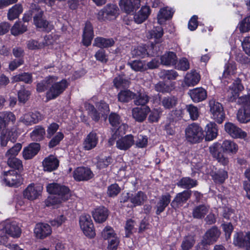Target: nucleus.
<instances>
[{
	"label": "nucleus",
	"mask_w": 250,
	"mask_h": 250,
	"mask_svg": "<svg viewBox=\"0 0 250 250\" xmlns=\"http://www.w3.org/2000/svg\"><path fill=\"white\" fill-rule=\"evenodd\" d=\"M134 144L133 136L130 134L119 138L116 141V147L122 150H126Z\"/></svg>",
	"instance_id": "23"
},
{
	"label": "nucleus",
	"mask_w": 250,
	"mask_h": 250,
	"mask_svg": "<svg viewBox=\"0 0 250 250\" xmlns=\"http://www.w3.org/2000/svg\"><path fill=\"white\" fill-rule=\"evenodd\" d=\"M128 128V125L125 124H121L117 129V130L116 131L114 135L112 136V137L109 139L108 141V143L110 145H113L114 144V140L115 139V136L118 135H124L126 131Z\"/></svg>",
	"instance_id": "58"
},
{
	"label": "nucleus",
	"mask_w": 250,
	"mask_h": 250,
	"mask_svg": "<svg viewBox=\"0 0 250 250\" xmlns=\"http://www.w3.org/2000/svg\"><path fill=\"white\" fill-rule=\"evenodd\" d=\"M21 229L19 224L15 221H6L0 223V242L4 243L7 235L14 238L19 237Z\"/></svg>",
	"instance_id": "3"
},
{
	"label": "nucleus",
	"mask_w": 250,
	"mask_h": 250,
	"mask_svg": "<svg viewBox=\"0 0 250 250\" xmlns=\"http://www.w3.org/2000/svg\"><path fill=\"white\" fill-rule=\"evenodd\" d=\"M146 200V195L142 191L131 193L130 202L133 207L142 205Z\"/></svg>",
	"instance_id": "31"
},
{
	"label": "nucleus",
	"mask_w": 250,
	"mask_h": 250,
	"mask_svg": "<svg viewBox=\"0 0 250 250\" xmlns=\"http://www.w3.org/2000/svg\"><path fill=\"white\" fill-rule=\"evenodd\" d=\"M238 28L241 33L248 32L250 30V17H246L239 22Z\"/></svg>",
	"instance_id": "53"
},
{
	"label": "nucleus",
	"mask_w": 250,
	"mask_h": 250,
	"mask_svg": "<svg viewBox=\"0 0 250 250\" xmlns=\"http://www.w3.org/2000/svg\"><path fill=\"white\" fill-rule=\"evenodd\" d=\"M45 132L44 128L38 126L31 132V137L33 140L36 141H41L43 139Z\"/></svg>",
	"instance_id": "51"
},
{
	"label": "nucleus",
	"mask_w": 250,
	"mask_h": 250,
	"mask_svg": "<svg viewBox=\"0 0 250 250\" xmlns=\"http://www.w3.org/2000/svg\"><path fill=\"white\" fill-rule=\"evenodd\" d=\"M210 117L218 124H221L225 119V114L222 105L212 99L209 102Z\"/></svg>",
	"instance_id": "9"
},
{
	"label": "nucleus",
	"mask_w": 250,
	"mask_h": 250,
	"mask_svg": "<svg viewBox=\"0 0 250 250\" xmlns=\"http://www.w3.org/2000/svg\"><path fill=\"white\" fill-rule=\"evenodd\" d=\"M121 188L118 184L115 183L110 185L107 188V193L110 197L116 196L121 191Z\"/></svg>",
	"instance_id": "61"
},
{
	"label": "nucleus",
	"mask_w": 250,
	"mask_h": 250,
	"mask_svg": "<svg viewBox=\"0 0 250 250\" xmlns=\"http://www.w3.org/2000/svg\"><path fill=\"white\" fill-rule=\"evenodd\" d=\"M188 94L194 102L198 103L204 101L207 97L205 89L202 87H198L190 90Z\"/></svg>",
	"instance_id": "27"
},
{
	"label": "nucleus",
	"mask_w": 250,
	"mask_h": 250,
	"mask_svg": "<svg viewBox=\"0 0 250 250\" xmlns=\"http://www.w3.org/2000/svg\"><path fill=\"white\" fill-rule=\"evenodd\" d=\"M30 92L24 88H21L18 92V95L19 102L25 103L29 98Z\"/></svg>",
	"instance_id": "63"
},
{
	"label": "nucleus",
	"mask_w": 250,
	"mask_h": 250,
	"mask_svg": "<svg viewBox=\"0 0 250 250\" xmlns=\"http://www.w3.org/2000/svg\"><path fill=\"white\" fill-rule=\"evenodd\" d=\"M79 224L84 234L89 238L95 236L94 225L89 215L83 214L80 217Z\"/></svg>",
	"instance_id": "10"
},
{
	"label": "nucleus",
	"mask_w": 250,
	"mask_h": 250,
	"mask_svg": "<svg viewBox=\"0 0 250 250\" xmlns=\"http://www.w3.org/2000/svg\"><path fill=\"white\" fill-rule=\"evenodd\" d=\"M186 109L189 114L190 118L192 120H196L198 119L199 112L198 108L196 106L192 104H188L186 106Z\"/></svg>",
	"instance_id": "55"
},
{
	"label": "nucleus",
	"mask_w": 250,
	"mask_h": 250,
	"mask_svg": "<svg viewBox=\"0 0 250 250\" xmlns=\"http://www.w3.org/2000/svg\"><path fill=\"white\" fill-rule=\"evenodd\" d=\"M163 29L161 26H157L149 31L147 36L149 39H154L155 42L157 43L160 42L161 38L163 36Z\"/></svg>",
	"instance_id": "40"
},
{
	"label": "nucleus",
	"mask_w": 250,
	"mask_h": 250,
	"mask_svg": "<svg viewBox=\"0 0 250 250\" xmlns=\"http://www.w3.org/2000/svg\"><path fill=\"white\" fill-rule=\"evenodd\" d=\"M233 243L235 246L250 250V231L235 233Z\"/></svg>",
	"instance_id": "11"
},
{
	"label": "nucleus",
	"mask_w": 250,
	"mask_h": 250,
	"mask_svg": "<svg viewBox=\"0 0 250 250\" xmlns=\"http://www.w3.org/2000/svg\"><path fill=\"white\" fill-rule=\"evenodd\" d=\"M205 138L206 141H210L215 139L218 134L217 125L214 122H209L205 127Z\"/></svg>",
	"instance_id": "22"
},
{
	"label": "nucleus",
	"mask_w": 250,
	"mask_h": 250,
	"mask_svg": "<svg viewBox=\"0 0 250 250\" xmlns=\"http://www.w3.org/2000/svg\"><path fill=\"white\" fill-rule=\"evenodd\" d=\"M7 164L11 167L20 170L22 168V164L21 160L16 158H7Z\"/></svg>",
	"instance_id": "59"
},
{
	"label": "nucleus",
	"mask_w": 250,
	"mask_h": 250,
	"mask_svg": "<svg viewBox=\"0 0 250 250\" xmlns=\"http://www.w3.org/2000/svg\"><path fill=\"white\" fill-rule=\"evenodd\" d=\"M99 141V138L96 132H90L84 138L83 147L85 150H90L95 148Z\"/></svg>",
	"instance_id": "20"
},
{
	"label": "nucleus",
	"mask_w": 250,
	"mask_h": 250,
	"mask_svg": "<svg viewBox=\"0 0 250 250\" xmlns=\"http://www.w3.org/2000/svg\"><path fill=\"white\" fill-rule=\"evenodd\" d=\"M119 4L120 8L127 14L134 10V6L131 0H120Z\"/></svg>",
	"instance_id": "50"
},
{
	"label": "nucleus",
	"mask_w": 250,
	"mask_h": 250,
	"mask_svg": "<svg viewBox=\"0 0 250 250\" xmlns=\"http://www.w3.org/2000/svg\"><path fill=\"white\" fill-rule=\"evenodd\" d=\"M40 149V145L38 143H31L28 146L24 147L22 151V156L24 159H32L38 152Z\"/></svg>",
	"instance_id": "26"
},
{
	"label": "nucleus",
	"mask_w": 250,
	"mask_h": 250,
	"mask_svg": "<svg viewBox=\"0 0 250 250\" xmlns=\"http://www.w3.org/2000/svg\"><path fill=\"white\" fill-rule=\"evenodd\" d=\"M241 45L243 51L250 56V36L245 37L241 42Z\"/></svg>",
	"instance_id": "64"
},
{
	"label": "nucleus",
	"mask_w": 250,
	"mask_h": 250,
	"mask_svg": "<svg viewBox=\"0 0 250 250\" xmlns=\"http://www.w3.org/2000/svg\"><path fill=\"white\" fill-rule=\"evenodd\" d=\"M102 237L104 239L108 240V245L106 250H117L120 240L112 227H105L102 232Z\"/></svg>",
	"instance_id": "6"
},
{
	"label": "nucleus",
	"mask_w": 250,
	"mask_h": 250,
	"mask_svg": "<svg viewBox=\"0 0 250 250\" xmlns=\"http://www.w3.org/2000/svg\"><path fill=\"white\" fill-rule=\"evenodd\" d=\"M150 112V108L148 106L134 107L132 109V115L133 119L138 122H144Z\"/></svg>",
	"instance_id": "18"
},
{
	"label": "nucleus",
	"mask_w": 250,
	"mask_h": 250,
	"mask_svg": "<svg viewBox=\"0 0 250 250\" xmlns=\"http://www.w3.org/2000/svg\"><path fill=\"white\" fill-rule=\"evenodd\" d=\"M114 44V41L112 39L97 37L94 40L93 45L99 48H107L112 46Z\"/></svg>",
	"instance_id": "38"
},
{
	"label": "nucleus",
	"mask_w": 250,
	"mask_h": 250,
	"mask_svg": "<svg viewBox=\"0 0 250 250\" xmlns=\"http://www.w3.org/2000/svg\"><path fill=\"white\" fill-rule=\"evenodd\" d=\"M94 36L92 26L90 22H86L83 29V43L85 46L90 45Z\"/></svg>",
	"instance_id": "28"
},
{
	"label": "nucleus",
	"mask_w": 250,
	"mask_h": 250,
	"mask_svg": "<svg viewBox=\"0 0 250 250\" xmlns=\"http://www.w3.org/2000/svg\"><path fill=\"white\" fill-rule=\"evenodd\" d=\"M34 231L36 237L40 239L46 238L50 235L52 232L50 226L45 223L37 224Z\"/></svg>",
	"instance_id": "19"
},
{
	"label": "nucleus",
	"mask_w": 250,
	"mask_h": 250,
	"mask_svg": "<svg viewBox=\"0 0 250 250\" xmlns=\"http://www.w3.org/2000/svg\"><path fill=\"white\" fill-rule=\"evenodd\" d=\"M177 58L173 52H167L161 57V63L165 65L171 66L176 64Z\"/></svg>",
	"instance_id": "33"
},
{
	"label": "nucleus",
	"mask_w": 250,
	"mask_h": 250,
	"mask_svg": "<svg viewBox=\"0 0 250 250\" xmlns=\"http://www.w3.org/2000/svg\"><path fill=\"white\" fill-rule=\"evenodd\" d=\"M34 22L37 27L49 32L53 28V25L45 20L43 17H34Z\"/></svg>",
	"instance_id": "32"
},
{
	"label": "nucleus",
	"mask_w": 250,
	"mask_h": 250,
	"mask_svg": "<svg viewBox=\"0 0 250 250\" xmlns=\"http://www.w3.org/2000/svg\"><path fill=\"white\" fill-rule=\"evenodd\" d=\"M238 102L242 104L237 113V119L242 124H246L250 121V104L242 101L239 98Z\"/></svg>",
	"instance_id": "12"
},
{
	"label": "nucleus",
	"mask_w": 250,
	"mask_h": 250,
	"mask_svg": "<svg viewBox=\"0 0 250 250\" xmlns=\"http://www.w3.org/2000/svg\"><path fill=\"white\" fill-rule=\"evenodd\" d=\"M244 89V86L241 84L239 79L235 80L229 86L227 92V96L229 101L233 102L239 96V93Z\"/></svg>",
	"instance_id": "15"
},
{
	"label": "nucleus",
	"mask_w": 250,
	"mask_h": 250,
	"mask_svg": "<svg viewBox=\"0 0 250 250\" xmlns=\"http://www.w3.org/2000/svg\"><path fill=\"white\" fill-rule=\"evenodd\" d=\"M185 135L188 141L191 143L199 142L204 138L202 128L195 123L188 125L185 130Z\"/></svg>",
	"instance_id": "5"
},
{
	"label": "nucleus",
	"mask_w": 250,
	"mask_h": 250,
	"mask_svg": "<svg viewBox=\"0 0 250 250\" xmlns=\"http://www.w3.org/2000/svg\"><path fill=\"white\" fill-rule=\"evenodd\" d=\"M42 189L43 187L41 185L31 184L23 190V195L29 200H34L41 195Z\"/></svg>",
	"instance_id": "14"
},
{
	"label": "nucleus",
	"mask_w": 250,
	"mask_h": 250,
	"mask_svg": "<svg viewBox=\"0 0 250 250\" xmlns=\"http://www.w3.org/2000/svg\"><path fill=\"white\" fill-rule=\"evenodd\" d=\"M13 83L22 81L25 83H30L32 82L31 75L28 73H23L17 75L12 78Z\"/></svg>",
	"instance_id": "46"
},
{
	"label": "nucleus",
	"mask_w": 250,
	"mask_h": 250,
	"mask_svg": "<svg viewBox=\"0 0 250 250\" xmlns=\"http://www.w3.org/2000/svg\"><path fill=\"white\" fill-rule=\"evenodd\" d=\"M224 128L225 131L233 138L245 139L247 136L245 131L232 123H226Z\"/></svg>",
	"instance_id": "13"
},
{
	"label": "nucleus",
	"mask_w": 250,
	"mask_h": 250,
	"mask_svg": "<svg viewBox=\"0 0 250 250\" xmlns=\"http://www.w3.org/2000/svg\"><path fill=\"white\" fill-rule=\"evenodd\" d=\"M236 63L233 62H229L225 65L222 80L225 84V82L228 83V80H230L231 77L236 73Z\"/></svg>",
	"instance_id": "24"
},
{
	"label": "nucleus",
	"mask_w": 250,
	"mask_h": 250,
	"mask_svg": "<svg viewBox=\"0 0 250 250\" xmlns=\"http://www.w3.org/2000/svg\"><path fill=\"white\" fill-rule=\"evenodd\" d=\"M171 200V196L169 194L167 193L162 195L156 205V214H159L162 212L169 204Z\"/></svg>",
	"instance_id": "34"
},
{
	"label": "nucleus",
	"mask_w": 250,
	"mask_h": 250,
	"mask_svg": "<svg viewBox=\"0 0 250 250\" xmlns=\"http://www.w3.org/2000/svg\"><path fill=\"white\" fill-rule=\"evenodd\" d=\"M135 223L132 219H129L126 221L125 226V236L126 237H129L133 233L135 229Z\"/></svg>",
	"instance_id": "57"
},
{
	"label": "nucleus",
	"mask_w": 250,
	"mask_h": 250,
	"mask_svg": "<svg viewBox=\"0 0 250 250\" xmlns=\"http://www.w3.org/2000/svg\"><path fill=\"white\" fill-rule=\"evenodd\" d=\"M84 106L88 112V115L95 121H98L99 120L101 115H106L109 111L108 104L103 101H101L97 105L100 112H98L95 109L94 106L89 103H85Z\"/></svg>",
	"instance_id": "7"
},
{
	"label": "nucleus",
	"mask_w": 250,
	"mask_h": 250,
	"mask_svg": "<svg viewBox=\"0 0 250 250\" xmlns=\"http://www.w3.org/2000/svg\"><path fill=\"white\" fill-rule=\"evenodd\" d=\"M22 148V145L20 143H17L12 148L7 150L5 153V156L7 158L15 157L21 151Z\"/></svg>",
	"instance_id": "52"
},
{
	"label": "nucleus",
	"mask_w": 250,
	"mask_h": 250,
	"mask_svg": "<svg viewBox=\"0 0 250 250\" xmlns=\"http://www.w3.org/2000/svg\"><path fill=\"white\" fill-rule=\"evenodd\" d=\"M21 175L14 170L4 171L0 176L1 183L10 187H18L23 183Z\"/></svg>",
	"instance_id": "4"
},
{
	"label": "nucleus",
	"mask_w": 250,
	"mask_h": 250,
	"mask_svg": "<svg viewBox=\"0 0 250 250\" xmlns=\"http://www.w3.org/2000/svg\"><path fill=\"white\" fill-rule=\"evenodd\" d=\"M177 103L175 97H167L164 98L162 101V105L166 109H170L175 106Z\"/></svg>",
	"instance_id": "49"
},
{
	"label": "nucleus",
	"mask_w": 250,
	"mask_h": 250,
	"mask_svg": "<svg viewBox=\"0 0 250 250\" xmlns=\"http://www.w3.org/2000/svg\"><path fill=\"white\" fill-rule=\"evenodd\" d=\"M131 68L135 71H144L147 69L146 62L140 60H135L128 63Z\"/></svg>",
	"instance_id": "43"
},
{
	"label": "nucleus",
	"mask_w": 250,
	"mask_h": 250,
	"mask_svg": "<svg viewBox=\"0 0 250 250\" xmlns=\"http://www.w3.org/2000/svg\"><path fill=\"white\" fill-rule=\"evenodd\" d=\"M47 191L52 194H55L62 200H67L71 196L69 188L60 184L53 183L47 185Z\"/></svg>",
	"instance_id": "8"
},
{
	"label": "nucleus",
	"mask_w": 250,
	"mask_h": 250,
	"mask_svg": "<svg viewBox=\"0 0 250 250\" xmlns=\"http://www.w3.org/2000/svg\"><path fill=\"white\" fill-rule=\"evenodd\" d=\"M221 147L224 152L228 153L235 154L238 150V145L234 142L226 140L223 141Z\"/></svg>",
	"instance_id": "37"
},
{
	"label": "nucleus",
	"mask_w": 250,
	"mask_h": 250,
	"mask_svg": "<svg viewBox=\"0 0 250 250\" xmlns=\"http://www.w3.org/2000/svg\"><path fill=\"white\" fill-rule=\"evenodd\" d=\"M43 118V116L38 112H28L23 115L19 121L26 125H31L38 123Z\"/></svg>",
	"instance_id": "16"
},
{
	"label": "nucleus",
	"mask_w": 250,
	"mask_h": 250,
	"mask_svg": "<svg viewBox=\"0 0 250 250\" xmlns=\"http://www.w3.org/2000/svg\"><path fill=\"white\" fill-rule=\"evenodd\" d=\"M59 165V160L55 156L52 155L45 158L42 162L44 170L49 172L56 169Z\"/></svg>",
	"instance_id": "25"
},
{
	"label": "nucleus",
	"mask_w": 250,
	"mask_h": 250,
	"mask_svg": "<svg viewBox=\"0 0 250 250\" xmlns=\"http://www.w3.org/2000/svg\"><path fill=\"white\" fill-rule=\"evenodd\" d=\"M197 185V181L189 177L183 178L177 183L178 187L187 189L195 187Z\"/></svg>",
	"instance_id": "41"
},
{
	"label": "nucleus",
	"mask_w": 250,
	"mask_h": 250,
	"mask_svg": "<svg viewBox=\"0 0 250 250\" xmlns=\"http://www.w3.org/2000/svg\"><path fill=\"white\" fill-rule=\"evenodd\" d=\"M135 94L128 90L121 91L118 94V100L121 102H128L134 98Z\"/></svg>",
	"instance_id": "45"
},
{
	"label": "nucleus",
	"mask_w": 250,
	"mask_h": 250,
	"mask_svg": "<svg viewBox=\"0 0 250 250\" xmlns=\"http://www.w3.org/2000/svg\"><path fill=\"white\" fill-rule=\"evenodd\" d=\"M16 120L15 116L11 112H5L0 115V140L2 146H6L9 141L12 142L16 141L18 136L15 131L9 130L6 127L10 123L13 124Z\"/></svg>",
	"instance_id": "2"
},
{
	"label": "nucleus",
	"mask_w": 250,
	"mask_h": 250,
	"mask_svg": "<svg viewBox=\"0 0 250 250\" xmlns=\"http://www.w3.org/2000/svg\"><path fill=\"white\" fill-rule=\"evenodd\" d=\"M104 14L106 16H118L120 9L116 5L108 4L99 13V16H104Z\"/></svg>",
	"instance_id": "36"
},
{
	"label": "nucleus",
	"mask_w": 250,
	"mask_h": 250,
	"mask_svg": "<svg viewBox=\"0 0 250 250\" xmlns=\"http://www.w3.org/2000/svg\"><path fill=\"white\" fill-rule=\"evenodd\" d=\"M191 191L185 190L178 193L171 203V206L175 209L182 207L190 197Z\"/></svg>",
	"instance_id": "21"
},
{
	"label": "nucleus",
	"mask_w": 250,
	"mask_h": 250,
	"mask_svg": "<svg viewBox=\"0 0 250 250\" xmlns=\"http://www.w3.org/2000/svg\"><path fill=\"white\" fill-rule=\"evenodd\" d=\"M135 96L136 97H134V102L135 105L146 106V104L149 101L148 96L145 92H141L138 95H135Z\"/></svg>",
	"instance_id": "48"
},
{
	"label": "nucleus",
	"mask_w": 250,
	"mask_h": 250,
	"mask_svg": "<svg viewBox=\"0 0 250 250\" xmlns=\"http://www.w3.org/2000/svg\"><path fill=\"white\" fill-rule=\"evenodd\" d=\"M159 76L163 79L171 80L176 79L178 74L174 70H162L159 73Z\"/></svg>",
	"instance_id": "47"
},
{
	"label": "nucleus",
	"mask_w": 250,
	"mask_h": 250,
	"mask_svg": "<svg viewBox=\"0 0 250 250\" xmlns=\"http://www.w3.org/2000/svg\"><path fill=\"white\" fill-rule=\"evenodd\" d=\"M65 201V200H62V199H61L59 196L58 197L49 196L45 200V204L47 207H52L55 208L56 206L61 204L62 201Z\"/></svg>",
	"instance_id": "56"
},
{
	"label": "nucleus",
	"mask_w": 250,
	"mask_h": 250,
	"mask_svg": "<svg viewBox=\"0 0 250 250\" xmlns=\"http://www.w3.org/2000/svg\"><path fill=\"white\" fill-rule=\"evenodd\" d=\"M58 77L54 76L47 77L37 85V90L42 92L48 88L46 93L47 98L54 99L61 94L67 87L68 83L65 79L58 81Z\"/></svg>",
	"instance_id": "1"
},
{
	"label": "nucleus",
	"mask_w": 250,
	"mask_h": 250,
	"mask_svg": "<svg viewBox=\"0 0 250 250\" xmlns=\"http://www.w3.org/2000/svg\"><path fill=\"white\" fill-rule=\"evenodd\" d=\"M200 80V76L196 71H191L188 73L184 80L185 84L188 86H194Z\"/></svg>",
	"instance_id": "35"
},
{
	"label": "nucleus",
	"mask_w": 250,
	"mask_h": 250,
	"mask_svg": "<svg viewBox=\"0 0 250 250\" xmlns=\"http://www.w3.org/2000/svg\"><path fill=\"white\" fill-rule=\"evenodd\" d=\"M114 86L117 88L125 87L129 85V81L124 75H119L113 81Z\"/></svg>",
	"instance_id": "44"
},
{
	"label": "nucleus",
	"mask_w": 250,
	"mask_h": 250,
	"mask_svg": "<svg viewBox=\"0 0 250 250\" xmlns=\"http://www.w3.org/2000/svg\"><path fill=\"white\" fill-rule=\"evenodd\" d=\"M64 135L61 132H57L49 143V147L52 148L58 145L63 139Z\"/></svg>",
	"instance_id": "62"
},
{
	"label": "nucleus",
	"mask_w": 250,
	"mask_h": 250,
	"mask_svg": "<svg viewBox=\"0 0 250 250\" xmlns=\"http://www.w3.org/2000/svg\"><path fill=\"white\" fill-rule=\"evenodd\" d=\"M93 217L96 222L101 223L104 222L108 215V210L104 207L96 208L92 212Z\"/></svg>",
	"instance_id": "30"
},
{
	"label": "nucleus",
	"mask_w": 250,
	"mask_h": 250,
	"mask_svg": "<svg viewBox=\"0 0 250 250\" xmlns=\"http://www.w3.org/2000/svg\"><path fill=\"white\" fill-rule=\"evenodd\" d=\"M195 243L194 237L188 235L184 237L181 243V247L182 250H190Z\"/></svg>",
	"instance_id": "42"
},
{
	"label": "nucleus",
	"mask_w": 250,
	"mask_h": 250,
	"mask_svg": "<svg viewBox=\"0 0 250 250\" xmlns=\"http://www.w3.org/2000/svg\"><path fill=\"white\" fill-rule=\"evenodd\" d=\"M93 176L90 168L85 167H79L73 172V177L76 181H87Z\"/></svg>",
	"instance_id": "17"
},
{
	"label": "nucleus",
	"mask_w": 250,
	"mask_h": 250,
	"mask_svg": "<svg viewBox=\"0 0 250 250\" xmlns=\"http://www.w3.org/2000/svg\"><path fill=\"white\" fill-rule=\"evenodd\" d=\"M146 17H125L124 21L126 24L131 25L133 22L140 24L146 20Z\"/></svg>",
	"instance_id": "60"
},
{
	"label": "nucleus",
	"mask_w": 250,
	"mask_h": 250,
	"mask_svg": "<svg viewBox=\"0 0 250 250\" xmlns=\"http://www.w3.org/2000/svg\"><path fill=\"white\" fill-rule=\"evenodd\" d=\"M26 26L22 25L21 22H16L11 29V33L16 36L21 34L26 30Z\"/></svg>",
	"instance_id": "54"
},
{
	"label": "nucleus",
	"mask_w": 250,
	"mask_h": 250,
	"mask_svg": "<svg viewBox=\"0 0 250 250\" xmlns=\"http://www.w3.org/2000/svg\"><path fill=\"white\" fill-rule=\"evenodd\" d=\"M209 207L206 205H200L194 208L192 211L193 217L197 219H202L208 213Z\"/></svg>",
	"instance_id": "39"
},
{
	"label": "nucleus",
	"mask_w": 250,
	"mask_h": 250,
	"mask_svg": "<svg viewBox=\"0 0 250 250\" xmlns=\"http://www.w3.org/2000/svg\"><path fill=\"white\" fill-rule=\"evenodd\" d=\"M220 234V231L217 228L213 227L205 234L203 243L205 244H210L216 241Z\"/></svg>",
	"instance_id": "29"
}]
</instances>
